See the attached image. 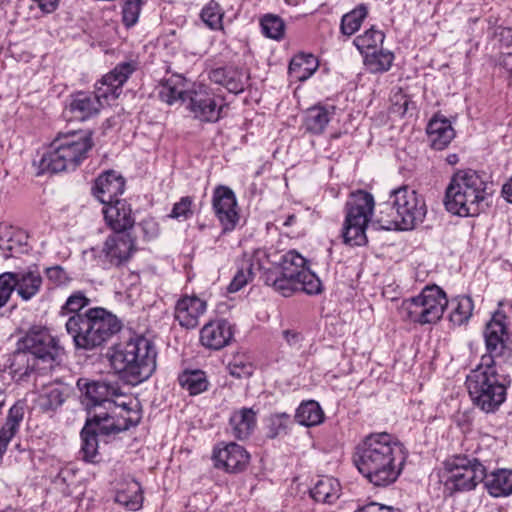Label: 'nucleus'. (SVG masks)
I'll use <instances>...</instances> for the list:
<instances>
[{
    "label": "nucleus",
    "mask_w": 512,
    "mask_h": 512,
    "mask_svg": "<svg viewBox=\"0 0 512 512\" xmlns=\"http://www.w3.org/2000/svg\"><path fill=\"white\" fill-rule=\"evenodd\" d=\"M187 96L186 109L193 119L202 123H215L221 118L223 99L205 85L193 83Z\"/></svg>",
    "instance_id": "13"
},
{
    "label": "nucleus",
    "mask_w": 512,
    "mask_h": 512,
    "mask_svg": "<svg viewBox=\"0 0 512 512\" xmlns=\"http://www.w3.org/2000/svg\"><path fill=\"white\" fill-rule=\"evenodd\" d=\"M372 194L358 190L350 194L346 202L342 237L345 244L362 246L367 243L366 228L374 210Z\"/></svg>",
    "instance_id": "9"
},
{
    "label": "nucleus",
    "mask_w": 512,
    "mask_h": 512,
    "mask_svg": "<svg viewBox=\"0 0 512 512\" xmlns=\"http://www.w3.org/2000/svg\"><path fill=\"white\" fill-rule=\"evenodd\" d=\"M482 483L492 497L509 496L512 494V470L497 469L487 473V468L485 467V479Z\"/></svg>",
    "instance_id": "29"
},
{
    "label": "nucleus",
    "mask_w": 512,
    "mask_h": 512,
    "mask_svg": "<svg viewBox=\"0 0 512 512\" xmlns=\"http://www.w3.org/2000/svg\"><path fill=\"white\" fill-rule=\"evenodd\" d=\"M109 405L107 408L98 407L88 412L85 425L96 429L98 435H115L139 423V417L130 415L132 409L124 401ZM134 414L137 415L136 412Z\"/></svg>",
    "instance_id": "12"
},
{
    "label": "nucleus",
    "mask_w": 512,
    "mask_h": 512,
    "mask_svg": "<svg viewBox=\"0 0 512 512\" xmlns=\"http://www.w3.org/2000/svg\"><path fill=\"white\" fill-rule=\"evenodd\" d=\"M63 391L58 387L48 388L38 399V404L43 411H54L64 403Z\"/></svg>",
    "instance_id": "49"
},
{
    "label": "nucleus",
    "mask_w": 512,
    "mask_h": 512,
    "mask_svg": "<svg viewBox=\"0 0 512 512\" xmlns=\"http://www.w3.org/2000/svg\"><path fill=\"white\" fill-rule=\"evenodd\" d=\"M335 114L334 106L317 105L307 109L303 126L307 132L321 134Z\"/></svg>",
    "instance_id": "31"
},
{
    "label": "nucleus",
    "mask_w": 512,
    "mask_h": 512,
    "mask_svg": "<svg viewBox=\"0 0 512 512\" xmlns=\"http://www.w3.org/2000/svg\"><path fill=\"white\" fill-rule=\"evenodd\" d=\"M386 206L395 214H388L387 219L380 217L378 222L384 230H412L424 221L427 213L423 198L408 186L393 189Z\"/></svg>",
    "instance_id": "8"
},
{
    "label": "nucleus",
    "mask_w": 512,
    "mask_h": 512,
    "mask_svg": "<svg viewBox=\"0 0 512 512\" xmlns=\"http://www.w3.org/2000/svg\"><path fill=\"white\" fill-rule=\"evenodd\" d=\"M92 190L93 195L103 205L115 202L124 193L125 179L115 171L109 170L96 179Z\"/></svg>",
    "instance_id": "20"
},
{
    "label": "nucleus",
    "mask_w": 512,
    "mask_h": 512,
    "mask_svg": "<svg viewBox=\"0 0 512 512\" xmlns=\"http://www.w3.org/2000/svg\"><path fill=\"white\" fill-rule=\"evenodd\" d=\"M233 332L230 323L225 319L211 321L200 331L201 344L212 350H219L230 343Z\"/></svg>",
    "instance_id": "23"
},
{
    "label": "nucleus",
    "mask_w": 512,
    "mask_h": 512,
    "mask_svg": "<svg viewBox=\"0 0 512 512\" xmlns=\"http://www.w3.org/2000/svg\"><path fill=\"white\" fill-rule=\"evenodd\" d=\"M135 240L128 232H114L109 235L101 250V256L113 266L127 262L135 251Z\"/></svg>",
    "instance_id": "16"
},
{
    "label": "nucleus",
    "mask_w": 512,
    "mask_h": 512,
    "mask_svg": "<svg viewBox=\"0 0 512 512\" xmlns=\"http://www.w3.org/2000/svg\"><path fill=\"white\" fill-rule=\"evenodd\" d=\"M27 239L28 236L24 231L7 224H0V251L5 259L25 252Z\"/></svg>",
    "instance_id": "25"
},
{
    "label": "nucleus",
    "mask_w": 512,
    "mask_h": 512,
    "mask_svg": "<svg viewBox=\"0 0 512 512\" xmlns=\"http://www.w3.org/2000/svg\"><path fill=\"white\" fill-rule=\"evenodd\" d=\"M65 327L77 349L92 350L118 333L121 322L106 309L94 307L71 315Z\"/></svg>",
    "instance_id": "7"
},
{
    "label": "nucleus",
    "mask_w": 512,
    "mask_h": 512,
    "mask_svg": "<svg viewBox=\"0 0 512 512\" xmlns=\"http://www.w3.org/2000/svg\"><path fill=\"white\" fill-rule=\"evenodd\" d=\"M447 307L450 308L449 321L455 326H461L472 316L474 305L469 296H458L448 300Z\"/></svg>",
    "instance_id": "37"
},
{
    "label": "nucleus",
    "mask_w": 512,
    "mask_h": 512,
    "mask_svg": "<svg viewBox=\"0 0 512 512\" xmlns=\"http://www.w3.org/2000/svg\"><path fill=\"white\" fill-rule=\"evenodd\" d=\"M237 201L234 192L226 186H218L213 194V208L224 230L234 229L238 221Z\"/></svg>",
    "instance_id": "17"
},
{
    "label": "nucleus",
    "mask_w": 512,
    "mask_h": 512,
    "mask_svg": "<svg viewBox=\"0 0 512 512\" xmlns=\"http://www.w3.org/2000/svg\"><path fill=\"white\" fill-rule=\"evenodd\" d=\"M448 305L446 293L438 286H426L419 295L405 299L401 310L407 318L420 325L435 324Z\"/></svg>",
    "instance_id": "10"
},
{
    "label": "nucleus",
    "mask_w": 512,
    "mask_h": 512,
    "mask_svg": "<svg viewBox=\"0 0 512 512\" xmlns=\"http://www.w3.org/2000/svg\"><path fill=\"white\" fill-rule=\"evenodd\" d=\"M84 394L89 411L98 407L107 408V406H110L109 404H119L114 400V398L123 395L118 383L100 381L86 383Z\"/></svg>",
    "instance_id": "18"
},
{
    "label": "nucleus",
    "mask_w": 512,
    "mask_h": 512,
    "mask_svg": "<svg viewBox=\"0 0 512 512\" xmlns=\"http://www.w3.org/2000/svg\"><path fill=\"white\" fill-rule=\"evenodd\" d=\"M262 256H265V252L258 250L253 254L252 258L242 261L227 288L228 292H238L253 278L255 264H257V269H262V265L260 264Z\"/></svg>",
    "instance_id": "34"
},
{
    "label": "nucleus",
    "mask_w": 512,
    "mask_h": 512,
    "mask_svg": "<svg viewBox=\"0 0 512 512\" xmlns=\"http://www.w3.org/2000/svg\"><path fill=\"white\" fill-rule=\"evenodd\" d=\"M188 92H190V87H187L186 80L181 76H176L161 85L159 98L169 105L177 102L187 103Z\"/></svg>",
    "instance_id": "33"
},
{
    "label": "nucleus",
    "mask_w": 512,
    "mask_h": 512,
    "mask_svg": "<svg viewBox=\"0 0 512 512\" xmlns=\"http://www.w3.org/2000/svg\"><path fill=\"white\" fill-rule=\"evenodd\" d=\"M144 0H124L122 9L123 23L127 27L135 25L138 21Z\"/></svg>",
    "instance_id": "51"
},
{
    "label": "nucleus",
    "mask_w": 512,
    "mask_h": 512,
    "mask_svg": "<svg viewBox=\"0 0 512 512\" xmlns=\"http://www.w3.org/2000/svg\"><path fill=\"white\" fill-rule=\"evenodd\" d=\"M200 17L210 29L218 30L222 28L223 12L217 2L210 1L207 3L202 9Z\"/></svg>",
    "instance_id": "48"
},
{
    "label": "nucleus",
    "mask_w": 512,
    "mask_h": 512,
    "mask_svg": "<svg viewBox=\"0 0 512 512\" xmlns=\"http://www.w3.org/2000/svg\"><path fill=\"white\" fill-rule=\"evenodd\" d=\"M45 274L47 279L57 286L65 285L70 281L65 269L59 265L46 268Z\"/></svg>",
    "instance_id": "56"
},
{
    "label": "nucleus",
    "mask_w": 512,
    "mask_h": 512,
    "mask_svg": "<svg viewBox=\"0 0 512 512\" xmlns=\"http://www.w3.org/2000/svg\"><path fill=\"white\" fill-rule=\"evenodd\" d=\"M406 458L402 445L386 432L370 433L355 447L353 463L372 485L387 487L401 475Z\"/></svg>",
    "instance_id": "1"
},
{
    "label": "nucleus",
    "mask_w": 512,
    "mask_h": 512,
    "mask_svg": "<svg viewBox=\"0 0 512 512\" xmlns=\"http://www.w3.org/2000/svg\"><path fill=\"white\" fill-rule=\"evenodd\" d=\"M501 352L495 356V361L498 363L497 359H502L504 363L512 365V349L504 345V348L501 349Z\"/></svg>",
    "instance_id": "61"
},
{
    "label": "nucleus",
    "mask_w": 512,
    "mask_h": 512,
    "mask_svg": "<svg viewBox=\"0 0 512 512\" xmlns=\"http://www.w3.org/2000/svg\"><path fill=\"white\" fill-rule=\"evenodd\" d=\"M13 272L0 274V308L4 307L14 291Z\"/></svg>",
    "instance_id": "54"
},
{
    "label": "nucleus",
    "mask_w": 512,
    "mask_h": 512,
    "mask_svg": "<svg viewBox=\"0 0 512 512\" xmlns=\"http://www.w3.org/2000/svg\"><path fill=\"white\" fill-rule=\"evenodd\" d=\"M426 131L431 147L435 150H443L455 137L451 122L440 114L433 116L427 125Z\"/></svg>",
    "instance_id": "27"
},
{
    "label": "nucleus",
    "mask_w": 512,
    "mask_h": 512,
    "mask_svg": "<svg viewBox=\"0 0 512 512\" xmlns=\"http://www.w3.org/2000/svg\"><path fill=\"white\" fill-rule=\"evenodd\" d=\"M44 13L53 12L59 3V0H32Z\"/></svg>",
    "instance_id": "60"
},
{
    "label": "nucleus",
    "mask_w": 512,
    "mask_h": 512,
    "mask_svg": "<svg viewBox=\"0 0 512 512\" xmlns=\"http://www.w3.org/2000/svg\"><path fill=\"white\" fill-rule=\"evenodd\" d=\"M510 384V377L498 372L497 362L491 356H482L480 363L466 378L473 404L485 413H494L499 409L506 400Z\"/></svg>",
    "instance_id": "5"
},
{
    "label": "nucleus",
    "mask_w": 512,
    "mask_h": 512,
    "mask_svg": "<svg viewBox=\"0 0 512 512\" xmlns=\"http://www.w3.org/2000/svg\"><path fill=\"white\" fill-rule=\"evenodd\" d=\"M213 459L215 467L234 473L245 468L249 461V454L242 446L229 443L223 448L214 449Z\"/></svg>",
    "instance_id": "19"
},
{
    "label": "nucleus",
    "mask_w": 512,
    "mask_h": 512,
    "mask_svg": "<svg viewBox=\"0 0 512 512\" xmlns=\"http://www.w3.org/2000/svg\"><path fill=\"white\" fill-rule=\"evenodd\" d=\"M115 501L131 511L141 508L143 496L139 493V489L134 491L133 496H129L126 492L120 491L116 494Z\"/></svg>",
    "instance_id": "55"
},
{
    "label": "nucleus",
    "mask_w": 512,
    "mask_h": 512,
    "mask_svg": "<svg viewBox=\"0 0 512 512\" xmlns=\"http://www.w3.org/2000/svg\"><path fill=\"white\" fill-rule=\"evenodd\" d=\"M232 434L239 440L248 438L256 426V412L252 408H241L230 417Z\"/></svg>",
    "instance_id": "32"
},
{
    "label": "nucleus",
    "mask_w": 512,
    "mask_h": 512,
    "mask_svg": "<svg viewBox=\"0 0 512 512\" xmlns=\"http://www.w3.org/2000/svg\"><path fill=\"white\" fill-rule=\"evenodd\" d=\"M504 320L505 315L495 313L492 319L486 324L484 330V338L488 351L484 356H491L493 360H495V356L501 352L500 348L503 349L504 345H506L505 336H507V333Z\"/></svg>",
    "instance_id": "26"
},
{
    "label": "nucleus",
    "mask_w": 512,
    "mask_h": 512,
    "mask_svg": "<svg viewBox=\"0 0 512 512\" xmlns=\"http://www.w3.org/2000/svg\"><path fill=\"white\" fill-rule=\"evenodd\" d=\"M385 35L381 30H377L374 27L366 30L363 34L358 35L353 43L356 48L360 51L363 56H366L369 52L378 50L384 42Z\"/></svg>",
    "instance_id": "43"
},
{
    "label": "nucleus",
    "mask_w": 512,
    "mask_h": 512,
    "mask_svg": "<svg viewBox=\"0 0 512 512\" xmlns=\"http://www.w3.org/2000/svg\"><path fill=\"white\" fill-rule=\"evenodd\" d=\"M23 417L24 405L17 402L9 409L6 421L0 429V461L7 450L9 442L18 432Z\"/></svg>",
    "instance_id": "30"
},
{
    "label": "nucleus",
    "mask_w": 512,
    "mask_h": 512,
    "mask_svg": "<svg viewBox=\"0 0 512 512\" xmlns=\"http://www.w3.org/2000/svg\"><path fill=\"white\" fill-rule=\"evenodd\" d=\"M134 70L135 65L131 62L118 64L103 76L101 85L96 86L94 92L79 91L71 94L65 111L79 121H87L96 117L105 104H110L120 96L123 84Z\"/></svg>",
    "instance_id": "4"
},
{
    "label": "nucleus",
    "mask_w": 512,
    "mask_h": 512,
    "mask_svg": "<svg viewBox=\"0 0 512 512\" xmlns=\"http://www.w3.org/2000/svg\"><path fill=\"white\" fill-rule=\"evenodd\" d=\"M93 145L91 131L72 133L56 138L40 160H80L88 157Z\"/></svg>",
    "instance_id": "15"
},
{
    "label": "nucleus",
    "mask_w": 512,
    "mask_h": 512,
    "mask_svg": "<svg viewBox=\"0 0 512 512\" xmlns=\"http://www.w3.org/2000/svg\"><path fill=\"white\" fill-rule=\"evenodd\" d=\"M501 65L512 75V53L503 56Z\"/></svg>",
    "instance_id": "63"
},
{
    "label": "nucleus",
    "mask_w": 512,
    "mask_h": 512,
    "mask_svg": "<svg viewBox=\"0 0 512 512\" xmlns=\"http://www.w3.org/2000/svg\"><path fill=\"white\" fill-rule=\"evenodd\" d=\"M368 15V9L364 4H360L352 11L344 14L341 18L340 31L343 35L351 36L359 30L363 20Z\"/></svg>",
    "instance_id": "44"
},
{
    "label": "nucleus",
    "mask_w": 512,
    "mask_h": 512,
    "mask_svg": "<svg viewBox=\"0 0 512 512\" xmlns=\"http://www.w3.org/2000/svg\"><path fill=\"white\" fill-rule=\"evenodd\" d=\"M64 353L57 338L45 328H33L19 341L11 365L18 380H25L34 372L52 369Z\"/></svg>",
    "instance_id": "3"
},
{
    "label": "nucleus",
    "mask_w": 512,
    "mask_h": 512,
    "mask_svg": "<svg viewBox=\"0 0 512 512\" xmlns=\"http://www.w3.org/2000/svg\"><path fill=\"white\" fill-rule=\"evenodd\" d=\"M489 176L484 171H456L446 187L444 205L448 212L460 217H474L488 206L492 194Z\"/></svg>",
    "instance_id": "2"
},
{
    "label": "nucleus",
    "mask_w": 512,
    "mask_h": 512,
    "mask_svg": "<svg viewBox=\"0 0 512 512\" xmlns=\"http://www.w3.org/2000/svg\"><path fill=\"white\" fill-rule=\"evenodd\" d=\"M394 61V54L389 50L378 49L364 56V64L371 73L387 72Z\"/></svg>",
    "instance_id": "41"
},
{
    "label": "nucleus",
    "mask_w": 512,
    "mask_h": 512,
    "mask_svg": "<svg viewBox=\"0 0 512 512\" xmlns=\"http://www.w3.org/2000/svg\"><path fill=\"white\" fill-rule=\"evenodd\" d=\"M264 283L280 293L284 297L291 296L296 291H301L300 282L282 275L277 269L268 268L262 274Z\"/></svg>",
    "instance_id": "35"
},
{
    "label": "nucleus",
    "mask_w": 512,
    "mask_h": 512,
    "mask_svg": "<svg viewBox=\"0 0 512 512\" xmlns=\"http://www.w3.org/2000/svg\"><path fill=\"white\" fill-rule=\"evenodd\" d=\"M377 509L378 508H376V502H370L362 507H359L354 512H378L379 510Z\"/></svg>",
    "instance_id": "64"
},
{
    "label": "nucleus",
    "mask_w": 512,
    "mask_h": 512,
    "mask_svg": "<svg viewBox=\"0 0 512 512\" xmlns=\"http://www.w3.org/2000/svg\"><path fill=\"white\" fill-rule=\"evenodd\" d=\"M98 434L96 429L84 426L81 431V449L82 459L89 463L99 462L98 456Z\"/></svg>",
    "instance_id": "42"
},
{
    "label": "nucleus",
    "mask_w": 512,
    "mask_h": 512,
    "mask_svg": "<svg viewBox=\"0 0 512 512\" xmlns=\"http://www.w3.org/2000/svg\"><path fill=\"white\" fill-rule=\"evenodd\" d=\"M323 419L324 412L319 403L314 400L302 402L295 413V420L306 427L319 425Z\"/></svg>",
    "instance_id": "38"
},
{
    "label": "nucleus",
    "mask_w": 512,
    "mask_h": 512,
    "mask_svg": "<svg viewBox=\"0 0 512 512\" xmlns=\"http://www.w3.org/2000/svg\"><path fill=\"white\" fill-rule=\"evenodd\" d=\"M193 199L190 196H185L180 199L179 202L175 203L170 217L178 220H187L193 214L192 211Z\"/></svg>",
    "instance_id": "53"
},
{
    "label": "nucleus",
    "mask_w": 512,
    "mask_h": 512,
    "mask_svg": "<svg viewBox=\"0 0 512 512\" xmlns=\"http://www.w3.org/2000/svg\"><path fill=\"white\" fill-rule=\"evenodd\" d=\"M139 228L143 233L145 240L149 241L155 239L160 232L158 222L152 217L144 218L139 224Z\"/></svg>",
    "instance_id": "57"
},
{
    "label": "nucleus",
    "mask_w": 512,
    "mask_h": 512,
    "mask_svg": "<svg viewBox=\"0 0 512 512\" xmlns=\"http://www.w3.org/2000/svg\"><path fill=\"white\" fill-rule=\"evenodd\" d=\"M79 162H32L31 170L36 176L54 175L67 170H75Z\"/></svg>",
    "instance_id": "47"
},
{
    "label": "nucleus",
    "mask_w": 512,
    "mask_h": 512,
    "mask_svg": "<svg viewBox=\"0 0 512 512\" xmlns=\"http://www.w3.org/2000/svg\"><path fill=\"white\" fill-rule=\"evenodd\" d=\"M212 82L225 87L231 93H240L244 90L245 74L234 66L218 67L210 71Z\"/></svg>",
    "instance_id": "28"
},
{
    "label": "nucleus",
    "mask_w": 512,
    "mask_h": 512,
    "mask_svg": "<svg viewBox=\"0 0 512 512\" xmlns=\"http://www.w3.org/2000/svg\"><path fill=\"white\" fill-rule=\"evenodd\" d=\"M340 491L339 481L333 477L325 476L315 483L310 490V495L317 502L332 504L339 498Z\"/></svg>",
    "instance_id": "36"
},
{
    "label": "nucleus",
    "mask_w": 512,
    "mask_h": 512,
    "mask_svg": "<svg viewBox=\"0 0 512 512\" xmlns=\"http://www.w3.org/2000/svg\"><path fill=\"white\" fill-rule=\"evenodd\" d=\"M90 299L81 291H77L70 295L65 304L62 306V313H83L82 309L88 306Z\"/></svg>",
    "instance_id": "52"
},
{
    "label": "nucleus",
    "mask_w": 512,
    "mask_h": 512,
    "mask_svg": "<svg viewBox=\"0 0 512 512\" xmlns=\"http://www.w3.org/2000/svg\"><path fill=\"white\" fill-rule=\"evenodd\" d=\"M157 350L154 342L142 335L114 346L111 365L129 384L147 380L156 370Z\"/></svg>",
    "instance_id": "6"
},
{
    "label": "nucleus",
    "mask_w": 512,
    "mask_h": 512,
    "mask_svg": "<svg viewBox=\"0 0 512 512\" xmlns=\"http://www.w3.org/2000/svg\"><path fill=\"white\" fill-rule=\"evenodd\" d=\"M13 282L15 283L13 284L14 291L17 292L19 297L24 301H29L40 291L43 279L34 266L13 272Z\"/></svg>",
    "instance_id": "24"
},
{
    "label": "nucleus",
    "mask_w": 512,
    "mask_h": 512,
    "mask_svg": "<svg viewBox=\"0 0 512 512\" xmlns=\"http://www.w3.org/2000/svg\"><path fill=\"white\" fill-rule=\"evenodd\" d=\"M306 259L298 252L291 250L281 256V261L274 266L282 275L299 281L301 291L314 295L322 291V284L317 275L306 266Z\"/></svg>",
    "instance_id": "14"
},
{
    "label": "nucleus",
    "mask_w": 512,
    "mask_h": 512,
    "mask_svg": "<svg viewBox=\"0 0 512 512\" xmlns=\"http://www.w3.org/2000/svg\"><path fill=\"white\" fill-rule=\"evenodd\" d=\"M444 467L448 473L445 486L452 492L471 491L485 479V466L477 456L453 455L445 460Z\"/></svg>",
    "instance_id": "11"
},
{
    "label": "nucleus",
    "mask_w": 512,
    "mask_h": 512,
    "mask_svg": "<svg viewBox=\"0 0 512 512\" xmlns=\"http://www.w3.org/2000/svg\"><path fill=\"white\" fill-rule=\"evenodd\" d=\"M180 386L190 395H198L208 389L209 382L202 370H185L178 376Z\"/></svg>",
    "instance_id": "39"
},
{
    "label": "nucleus",
    "mask_w": 512,
    "mask_h": 512,
    "mask_svg": "<svg viewBox=\"0 0 512 512\" xmlns=\"http://www.w3.org/2000/svg\"><path fill=\"white\" fill-rule=\"evenodd\" d=\"M496 36L499 38V41L509 47L512 45V29L508 27H499L496 32Z\"/></svg>",
    "instance_id": "59"
},
{
    "label": "nucleus",
    "mask_w": 512,
    "mask_h": 512,
    "mask_svg": "<svg viewBox=\"0 0 512 512\" xmlns=\"http://www.w3.org/2000/svg\"><path fill=\"white\" fill-rule=\"evenodd\" d=\"M502 193H503L504 198L508 202L512 203V177L509 179V181L505 185H503Z\"/></svg>",
    "instance_id": "62"
},
{
    "label": "nucleus",
    "mask_w": 512,
    "mask_h": 512,
    "mask_svg": "<svg viewBox=\"0 0 512 512\" xmlns=\"http://www.w3.org/2000/svg\"><path fill=\"white\" fill-rule=\"evenodd\" d=\"M317 59L311 54L295 56L289 64V73L300 81L308 79L317 69Z\"/></svg>",
    "instance_id": "40"
},
{
    "label": "nucleus",
    "mask_w": 512,
    "mask_h": 512,
    "mask_svg": "<svg viewBox=\"0 0 512 512\" xmlns=\"http://www.w3.org/2000/svg\"><path fill=\"white\" fill-rule=\"evenodd\" d=\"M103 214L107 225L114 232H127L135 224L131 205L126 200H115L105 204Z\"/></svg>",
    "instance_id": "21"
},
{
    "label": "nucleus",
    "mask_w": 512,
    "mask_h": 512,
    "mask_svg": "<svg viewBox=\"0 0 512 512\" xmlns=\"http://www.w3.org/2000/svg\"><path fill=\"white\" fill-rule=\"evenodd\" d=\"M206 302L197 296H184L176 305L174 316L179 325L186 329H193L199 324V317L206 311Z\"/></svg>",
    "instance_id": "22"
},
{
    "label": "nucleus",
    "mask_w": 512,
    "mask_h": 512,
    "mask_svg": "<svg viewBox=\"0 0 512 512\" xmlns=\"http://www.w3.org/2000/svg\"><path fill=\"white\" fill-rule=\"evenodd\" d=\"M231 376L235 378H247L253 373V366L249 358L244 355H236L228 364Z\"/></svg>",
    "instance_id": "50"
},
{
    "label": "nucleus",
    "mask_w": 512,
    "mask_h": 512,
    "mask_svg": "<svg viewBox=\"0 0 512 512\" xmlns=\"http://www.w3.org/2000/svg\"><path fill=\"white\" fill-rule=\"evenodd\" d=\"M262 33L267 37L274 40H280L284 37L285 23L277 15L267 14L260 20Z\"/></svg>",
    "instance_id": "46"
},
{
    "label": "nucleus",
    "mask_w": 512,
    "mask_h": 512,
    "mask_svg": "<svg viewBox=\"0 0 512 512\" xmlns=\"http://www.w3.org/2000/svg\"><path fill=\"white\" fill-rule=\"evenodd\" d=\"M291 423V416L286 412L271 414L267 419V437L274 439L287 434Z\"/></svg>",
    "instance_id": "45"
},
{
    "label": "nucleus",
    "mask_w": 512,
    "mask_h": 512,
    "mask_svg": "<svg viewBox=\"0 0 512 512\" xmlns=\"http://www.w3.org/2000/svg\"><path fill=\"white\" fill-rule=\"evenodd\" d=\"M282 335L289 346L296 348L300 347L301 342L303 340V336L301 333L295 330L287 329L282 332Z\"/></svg>",
    "instance_id": "58"
}]
</instances>
